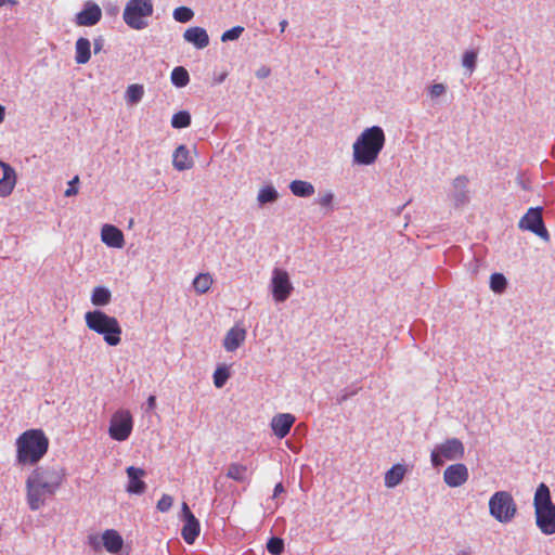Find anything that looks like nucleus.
Instances as JSON below:
<instances>
[{
    "instance_id": "1",
    "label": "nucleus",
    "mask_w": 555,
    "mask_h": 555,
    "mask_svg": "<svg viewBox=\"0 0 555 555\" xmlns=\"http://www.w3.org/2000/svg\"><path fill=\"white\" fill-rule=\"evenodd\" d=\"M66 479L65 468L60 465L37 466L26 479V500L31 511L46 505Z\"/></svg>"
},
{
    "instance_id": "2",
    "label": "nucleus",
    "mask_w": 555,
    "mask_h": 555,
    "mask_svg": "<svg viewBox=\"0 0 555 555\" xmlns=\"http://www.w3.org/2000/svg\"><path fill=\"white\" fill-rule=\"evenodd\" d=\"M16 462L36 465L48 452L49 438L42 429H28L16 439Z\"/></svg>"
},
{
    "instance_id": "3",
    "label": "nucleus",
    "mask_w": 555,
    "mask_h": 555,
    "mask_svg": "<svg viewBox=\"0 0 555 555\" xmlns=\"http://www.w3.org/2000/svg\"><path fill=\"white\" fill-rule=\"evenodd\" d=\"M385 133L378 126L364 129L352 145L353 163L358 165H372L378 158L385 145Z\"/></svg>"
},
{
    "instance_id": "4",
    "label": "nucleus",
    "mask_w": 555,
    "mask_h": 555,
    "mask_svg": "<svg viewBox=\"0 0 555 555\" xmlns=\"http://www.w3.org/2000/svg\"><path fill=\"white\" fill-rule=\"evenodd\" d=\"M85 322L87 327L101 335L108 346L120 344L122 330L115 317L108 315L101 310H93L86 312Z\"/></svg>"
},
{
    "instance_id": "5",
    "label": "nucleus",
    "mask_w": 555,
    "mask_h": 555,
    "mask_svg": "<svg viewBox=\"0 0 555 555\" xmlns=\"http://www.w3.org/2000/svg\"><path fill=\"white\" fill-rule=\"evenodd\" d=\"M154 12L152 0H129L124 9V22L132 29L141 30L147 26V18Z\"/></svg>"
},
{
    "instance_id": "6",
    "label": "nucleus",
    "mask_w": 555,
    "mask_h": 555,
    "mask_svg": "<svg viewBox=\"0 0 555 555\" xmlns=\"http://www.w3.org/2000/svg\"><path fill=\"white\" fill-rule=\"evenodd\" d=\"M490 514L500 522L511 521L516 514V504L511 493L495 492L489 500Z\"/></svg>"
},
{
    "instance_id": "7",
    "label": "nucleus",
    "mask_w": 555,
    "mask_h": 555,
    "mask_svg": "<svg viewBox=\"0 0 555 555\" xmlns=\"http://www.w3.org/2000/svg\"><path fill=\"white\" fill-rule=\"evenodd\" d=\"M464 444L456 438L447 439L431 451L430 460L434 466H441L447 461L460 460L464 456Z\"/></svg>"
},
{
    "instance_id": "8",
    "label": "nucleus",
    "mask_w": 555,
    "mask_h": 555,
    "mask_svg": "<svg viewBox=\"0 0 555 555\" xmlns=\"http://www.w3.org/2000/svg\"><path fill=\"white\" fill-rule=\"evenodd\" d=\"M133 428V418L128 410L116 411L109 421L108 435L116 441L127 440Z\"/></svg>"
},
{
    "instance_id": "9",
    "label": "nucleus",
    "mask_w": 555,
    "mask_h": 555,
    "mask_svg": "<svg viewBox=\"0 0 555 555\" xmlns=\"http://www.w3.org/2000/svg\"><path fill=\"white\" fill-rule=\"evenodd\" d=\"M271 291L275 301H285L293 292L288 273L283 269H274L271 279Z\"/></svg>"
},
{
    "instance_id": "10",
    "label": "nucleus",
    "mask_w": 555,
    "mask_h": 555,
    "mask_svg": "<svg viewBox=\"0 0 555 555\" xmlns=\"http://www.w3.org/2000/svg\"><path fill=\"white\" fill-rule=\"evenodd\" d=\"M519 228L531 231L543 238L548 236L547 230L543 223L542 208L540 207L530 208L520 219Z\"/></svg>"
},
{
    "instance_id": "11",
    "label": "nucleus",
    "mask_w": 555,
    "mask_h": 555,
    "mask_svg": "<svg viewBox=\"0 0 555 555\" xmlns=\"http://www.w3.org/2000/svg\"><path fill=\"white\" fill-rule=\"evenodd\" d=\"M468 469L462 463H456L448 466L443 473L444 482L451 487H461L468 480Z\"/></svg>"
},
{
    "instance_id": "12",
    "label": "nucleus",
    "mask_w": 555,
    "mask_h": 555,
    "mask_svg": "<svg viewBox=\"0 0 555 555\" xmlns=\"http://www.w3.org/2000/svg\"><path fill=\"white\" fill-rule=\"evenodd\" d=\"M246 328L241 323L231 327L223 339V348L229 351H235L246 339Z\"/></svg>"
},
{
    "instance_id": "13",
    "label": "nucleus",
    "mask_w": 555,
    "mask_h": 555,
    "mask_svg": "<svg viewBox=\"0 0 555 555\" xmlns=\"http://www.w3.org/2000/svg\"><path fill=\"white\" fill-rule=\"evenodd\" d=\"M128 485L127 492L130 494H142L146 490V483L142 480L145 476V472L142 468L129 466L127 469Z\"/></svg>"
},
{
    "instance_id": "14",
    "label": "nucleus",
    "mask_w": 555,
    "mask_h": 555,
    "mask_svg": "<svg viewBox=\"0 0 555 555\" xmlns=\"http://www.w3.org/2000/svg\"><path fill=\"white\" fill-rule=\"evenodd\" d=\"M295 421V416L291 413L276 414L271 420V429L278 438L282 439L289 434Z\"/></svg>"
},
{
    "instance_id": "15",
    "label": "nucleus",
    "mask_w": 555,
    "mask_h": 555,
    "mask_svg": "<svg viewBox=\"0 0 555 555\" xmlns=\"http://www.w3.org/2000/svg\"><path fill=\"white\" fill-rule=\"evenodd\" d=\"M101 17V8L96 3L88 2L85 9L76 15V24L79 26H93Z\"/></svg>"
},
{
    "instance_id": "16",
    "label": "nucleus",
    "mask_w": 555,
    "mask_h": 555,
    "mask_svg": "<svg viewBox=\"0 0 555 555\" xmlns=\"http://www.w3.org/2000/svg\"><path fill=\"white\" fill-rule=\"evenodd\" d=\"M535 521L544 534L555 533V506L537 511Z\"/></svg>"
},
{
    "instance_id": "17",
    "label": "nucleus",
    "mask_w": 555,
    "mask_h": 555,
    "mask_svg": "<svg viewBox=\"0 0 555 555\" xmlns=\"http://www.w3.org/2000/svg\"><path fill=\"white\" fill-rule=\"evenodd\" d=\"M102 242L108 247L121 248L125 240L122 232L115 225L105 224L101 230Z\"/></svg>"
},
{
    "instance_id": "18",
    "label": "nucleus",
    "mask_w": 555,
    "mask_h": 555,
    "mask_svg": "<svg viewBox=\"0 0 555 555\" xmlns=\"http://www.w3.org/2000/svg\"><path fill=\"white\" fill-rule=\"evenodd\" d=\"M183 38L197 49H204L209 44L207 31L198 26L188 28L183 34Z\"/></svg>"
},
{
    "instance_id": "19",
    "label": "nucleus",
    "mask_w": 555,
    "mask_h": 555,
    "mask_svg": "<svg viewBox=\"0 0 555 555\" xmlns=\"http://www.w3.org/2000/svg\"><path fill=\"white\" fill-rule=\"evenodd\" d=\"M102 542L104 548L112 554L121 551L124 546V539L115 529H107L102 533Z\"/></svg>"
},
{
    "instance_id": "20",
    "label": "nucleus",
    "mask_w": 555,
    "mask_h": 555,
    "mask_svg": "<svg viewBox=\"0 0 555 555\" xmlns=\"http://www.w3.org/2000/svg\"><path fill=\"white\" fill-rule=\"evenodd\" d=\"M253 472L247 465L231 463L228 466L227 477L237 482H249Z\"/></svg>"
},
{
    "instance_id": "21",
    "label": "nucleus",
    "mask_w": 555,
    "mask_h": 555,
    "mask_svg": "<svg viewBox=\"0 0 555 555\" xmlns=\"http://www.w3.org/2000/svg\"><path fill=\"white\" fill-rule=\"evenodd\" d=\"M17 182V175L13 167H5L0 179V197H8L12 194Z\"/></svg>"
},
{
    "instance_id": "22",
    "label": "nucleus",
    "mask_w": 555,
    "mask_h": 555,
    "mask_svg": "<svg viewBox=\"0 0 555 555\" xmlns=\"http://www.w3.org/2000/svg\"><path fill=\"white\" fill-rule=\"evenodd\" d=\"M201 526L199 521L194 515H190V519L184 520L181 535L188 544H193L196 538L199 535Z\"/></svg>"
},
{
    "instance_id": "23",
    "label": "nucleus",
    "mask_w": 555,
    "mask_h": 555,
    "mask_svg": "<svg viewBox=\"0 0 555 555\" xmlns=\"http://www.w3.org/2000/svg\"><path fill=\"white\" fill-rule=\"evenodd\" d=\"M534 511H539L540 508H548L555 506L552 503L550 489L545 483H540L535 490L534 499H533Z\"/></svg>"
},
{
    "instance_id": "24",
    "label": "nucleus",
    "mask_w": 555,
    "mask_h": 555,
    "mask_svg": "<svg viewBox=\"0 0 555 555\" xmlns=\"http://www.w3.org/2000/svg\"><path fill=\"white\" fill-rule=\"evenodd\" d=\"M406 474V467L402 464H395L385 474V486L386 488L397 487L404 478Z\"/></svg>"
},
{
    "instance_id": "25",
    "label": "nucleus",
    "mask_w": 555,
    "mask_h": 555,
    "mask_svg": "<svg viewBox=\"0 0 555 555\" xmlns=\"http://www.w3.org/2000/svg\"><path fill=\"white\" fill-rule=\"evenodd\" d=\"M91 43L89 39L80 37L75 46V61L77 64L82 65L90 61L91 57Z\"/></svg>"
},
{
    "instance_id": "26",
    "label": "nucleus",
    "mask_w": 555,
    "mask_h": 555,
    "mask_svg": "<svg viewBox=\"0 0 555 555\" xmlns=\"http://www.w3.org/2000/svg\"><path fill=\"white\" fill-rule=\"evenodd\" d=\"M173 166L178 170L190 169L193 165L188 149L179 145L173 153Z\"/></svg>"
},
{
    "instance_id": "27",
    "label": "nucleus",
    "mask_w": 555,
    "mask_h": 555,
    "mask_svg": "<svg viewBox=\"0 0 555 555\" xmlns=\"http://www.w3.org/2000/svg\"><path fill=\"white\" fill-rule=\"evenodd\" d=\"M291 192L295 196L308 197L314 194V186L304 180H294L289 184Z\"/></svg>"
},
{
    "instance_id": "28",
    "label": "nucleus",
    "mask_w": 555,
    "mask_h": 555,
    "mask_svg": "<svg viewBox=\"0 0 555 555\" xmlns=\"http://www.w3.org/2000/svg\"><path fill=\"white\" fill-rule=\"evenodd\" d=\"M112 299L111 292L103 286H96L92 291L91 302L94 306H106Z\"/></svg>"
},
{
    "instance_id": "29",
    "label": "nucleus",
    "mask_w": 555,
    "mask_h": 555,
    "mask_svg": "<svg viewBox=\"0 0 555 555\" xmlns=\"http://www.w3.org/2000/svg\"><path fill=\"white\" fill-rule=\"evenodd\" d=\"M212 282L209 273H199L193 281V287L197 294H205L210 289Z\"/></svg>"
},
{
    "instance_id": "30",
    "label": "nucleus",
    "mask_w": 555,
    "mask_h": 555,
    "mask_svg": "<svg viewBox=\"0 0 555 555\" xmlns=\"http://www.w3.org/2000/svg\"><path fill=\"white\" fill-rule=\"evenodd\" d=\"M143 95L144 87L139 83H133L128 86L125 98L129 104H137L142 100Z\"/></svg>"
},
{
    "instance_id": "31",
    "label": "nucleus",
    "mask_w": 555,
    "mask_h": 555,
    "mask_svg": "<svg viewBox=\"0 0 555 555\" xmlns=\"http://www.w3.org/2000/svg\"><path fill=\"white\" fill-rule=\"evenodd\" d=\"M171 81L176 87H185L190 81V76L184 67H175L171 72Z\"/></svg>"
},
{
    "instance_id": "32",
    "label": "nucleus",
    "mask_w": 555,
    "mask_h": 555,
    "mask_svg": "<svg viewBox=\"0 0 555 555\" xmlns=\"http://www.w3.org/2000/svg\"><path fill=\"white\" fill-rule=\"evenodd\" d=\"M191 125V115L186 111L176 113L171 118V126L176 129L189 127Z\"/></svg>"
},
{
    "instance_id": "33",
    "label": "nucleus",
    "mask_w": 555,
    "mask_h": 555,
    "mask_svg": "<svg viewBox=\"0 0 555 555\" xmlns=\"http://www.w3.org/2000/svg\"><path fill=\"white\" fill-rule=\"evenodd\" d=\"M278 192L273 186H264L258 193V202L260 204L272 203L278 199Z\"/></svg>"
},
{
    "instance_id": "34",
    "label": "nucleus",
    "mask_w": 555,
    "mask_h": 555,
    "mask_svg": "<svg viewBox=\"0 0 555 555\" xmlns=\"http://www.w3.org/2000/svg\"><path fill=\"white\" fill-rule=\"evenodd\" d=\"M506 279L502 273H493L490 276V288L494 293H502L506 288Z\"/></svg>"
},
{
    "instance_id": "35",
    "label": "nucleus",
    "mask_w": 555,
    "mask_h": 555,
    "mask_svg": "<svg viewBox=\"0 0 555 555\" xmlns=\"http://www.w3.org/2000/svg\"><path fill=\"white\" fill-rule=\"evenodd\" d=\"M193 16L194 12L188 7H179L173 10V18L179 23H188Z\"/></svg>"
},
{
    "instance_id": "36",
    "label": "nucleus",
    "mask_w": 555,
    "mask_h": 555,
    "mask_svg": "<svg viewBox=\"0 0 555 555\" xmlns=\"http://www.w3.org/2000/svg\"><path fill=\"white\" fill-rule=\"evenodd\" d=\"M267 550L272 555H281L284 551V542L281 538L273 537L267 543Z\"/></svg>"
},
{
    "instance_id": "37",
    "label": "nucleus",
    "mask_w": 555,
    "mask_h": 555,
    "mask_svg": "<svg viewBox=\"0 0 555 555\" xmlns=\"http://www.w3.org/2000/svg\"><path fill=\"white\" fill-rule=\"evenodd\" d=\"M230 374L227 367H218L214 373V384L217 388L223 387Z\"/></svg>"
},
{
    "instance_id": "38",
    "label": "nucleus",
    "mask_w": 555,
    "mask_h": 555,
    "mask_svg": "<svg viewBox=\"0 0 555 555\" xmlns=\"http://www.w3.org/2000/svg\"><path fill=\"white\" fill-rule=\"evenodd\" d=\"M477 54L474 51H466L463 55V66L473 72L476 65Z\"/></svg>"
},
{
    "instance_id": "39",
    "label": "nucleus",
    "mask_w": 555,
    "mask_h": 555,
    "mask_svg": "<svg viewBox=\"0 0 555 555\" xmlns=\"http://www.w3.org/2000/svg\"><path fill=\"white\" fill-rule=\"evenodd\" d=\"M173 503V499L169 494H163V496L157 502V509L162 513L168 512Z\"/></svg>"
},
{
    "instance_id": "40",
    "label": "nucleus",
    "mask_w": 555,
    "mask_h": 555,
    "mask_svg": "<svg viewBox=\"0 0 555 555\" xmlns=\"http://www.w3.org/2000/svg\"><path fill=\"white\" fill-rule=\"evenodd\" d=\"M244 31V28L241 26H235L227 31H224L221 36L222 41L235 40Z\"/></svg>"
},
{
    "instance_id": "41",
    "label": "nucleus",
    "mask_w": 555,
    "mask_h": 555,
    "mask_svg": "<svg viewBox=\"0 0 555 555\" xmlns=\"http://www.w3.org/2000/svg\"><path fill=\"white\" fill-rule=\"evenodd\" d=\"M334 201V194L332 192H326L322 196L319 197L318 203L322 207H331Z\"/></svg>"
},
{
    "instance_id": "42",
    "label": "nucleus",
    "mask_w": 555,
    "mask_h": 555,
    "mask_svg": "<svg viewBox=\"0 0 555 555\" xmlns=\"http://www.w3.org/2000/svg\"><path fill=\"white\" fill-rule=\"evenodd\" d=\"M446 91V88L442 83H435L430 87L429 93L433 98H438L441 94H443Z\"/></svg>"
},
{
    "instance_id": "43",
    "label": "nucleus",
    "mask_w": 555,
    "mask_h": 555,
    "mask_svg": "<svg viewBox=\"0 0 555 555\" xmlns=\"http://www.w3.org/2000/svg\"><path fill=\"white\" fill-rule=\"evenodd\" d=\"M79 181L78 176H75L73 180L69 182V186L65 191V196H73L78 193V189L75 186V184Z\"/></svg>"
},
{
    "instance_id": "44",
    "label": "nucleus",
    "mask_w": 555,
    "mask_h": 555,
    "mask_svg": "<svg viewBox=\"0 0 555 555\" xmlns=\"http://www.w3.org/2000/svg\"><path fill=\"white\" fill-rule=\"evenodd\" d=\"M104 43H105V40L102 36H99L96 38H94L93 40V50H94V53H99L102 51V49L104 48Z\"/></svg>"
},
{
    "instance_id": "45",
    "label": "nucleus",
    "mask_w": 555,
    "mask_h": 555,
    "mask_svg": "<svg viewBox=\"0 0 555 555\" xmlns=\"http://www.w3.org/2000/svg\"><path fill=\"white\" fill-rule=\"evenodd\" d=\"M89 545L94 550H100L99 538L96 535H89L88 538Z\"/></svg>"
},
{
    "instance_id": "46",
    "label": "nucleus",
    "mask_w": 555,
    "mask_h": 555,
    "mask_svg": "<svg viewBox=\"0 0 555 555\" xmlns=\"http://www.w3.org/2000/svg\"><path fill=\"white\" fill-rule=\"evenodd\" d=\"M190 515H194L186 503L182 504L183 520L190 519Z\"/></svg>"
},
{
    "instance_id": "47",
    "label": "nucleus",
    "mask_w": 555,
    "mask_h": 555,
    "mask_svg": "<svg viewBox=\"0 0 555 555\" xmlns=\"http://www.w3.org/2000/svg\"><path fill=\"white\" fill-rule=\"evenodd\" d=\"M284 492V487L281 482L276 483L273 490V496L276 498Z\"/></svg>"
},
{
    "instance_id": "48",
    "label": "nucleus",
    "mask_w": 555,
    "mask_h": 555,
    "mask_svg": "<svg viewBox=\"0 0 555 555\" xmlns=\"http://www.w3.org/2000/svg\"><path fill=\"white\" fill-rule=\"evenodd\" d=\"M147 406L153 410L156 406V398L154 396H150L147 398Z\"/></svg>"
},
{
    "instance_id": "49",
    "label": "nucleus",
    "mask_w": 555,
    "mask_h": 555,
    "mask_svg": "<svg viewBox=\"0 0 555 555\" xmlns=\"http://www.w3.org/2000/svg\"><path fill=\"white\" fill-rule=\"evenodd\" d=\"M5 118V107L0 104V124L3 122Z\"/></svg>"
},
{
    "instance_id": "50",
    "label": "nucleus",
    "mask_w": 555,
    "mask_h": 555,
    "mask_svg": "<svg viewBox=\"0 0 555 555\" xmlns=\"http://www.w3.org/2000/svg\"><path fill=\"white\" fill-rule=\"evenodd\" d=\"M0 167H1L2 171H5V167H12V166L0 159Z\"/></svg>"
},
{
    "instance_id": "51",
    "label": "nucleus",
    "mask_w": 555,
    "mask_h": 555,
    "mask_svg": "<svg viewBox=\"0 0 555 555\" xmlns=\"http://www.w3.org/2000/svg\"><path fill=\"white\" fill-rule=\"evenodd\" d=\"M269 74V70L258 73V77H267Z\"/></svg>"
},
{
    "instance_id": "52",
    "label": "nucleus",
    "mask_w": 555,
    "mask_h": 555,
    "mask_svg": "<svg viewBox=\"0 0 555 555\" xmlns=\"http://www.w3.org/2000/svg\"><path fill=\"white\" fill-rule=\"evenodd\" d=\"M7 3V0H0V7L4 5Z\"/></svg>"
},
{
    "instance_id": "53",
    "label": "nucleus",
    "mask_w": 555,
    "mask_h": 555,
    "mask_svg": "<svg viewBox=\"0 0 555 555\" xmlns=\"http://www.w3.org/2000/svg\"><path fill=\"white\" fill-rule=\"evenodd\" d=\"M285 25H286V21H283V22L281 23L282 30L284 29Z\"/></svg>"
}]
</instances>
